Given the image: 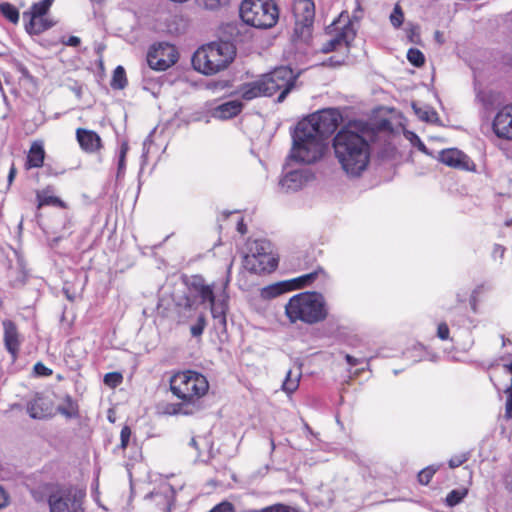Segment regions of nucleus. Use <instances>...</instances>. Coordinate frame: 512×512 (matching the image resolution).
I'll use <instances>...</instances> for the list:
<instances>
[{
    "mask_svg": "<svg viewBox=\"0 0 512 512\" xmlns=\"http://www.w3.org/2000/svg\"><path fill=\"white\" fill-rule=\"evenodd\" d=\"M503 368L509 373L511 374V380H512V355L510 356V360L509 362L505 363L503 365Z\"/></svg>",
    "mask_w": 512,
    "mask_h": 512,
    "instance_id": "5fc2aeb1",
    "label": "nucleus"
},
{
    "mask_svg": "<svg viewBox=\"0 0 512 512\" xmlns=\"http://www.w3.org/2000/svg\"><path fill=\"white\" fill-rule=\"evenodd\" d=\"M76 139L81 149L87 153L97 152L102 146L100 136L92 130L78 128L76 130Z\"/></svg>",
    "mask_w": 512,
    "mask_h": 512,
    "instance_id": "dca6fc26",
    "label": "nucleus"
},
{
    "mask_svg": "<svg viewBox=\"0 0 512 512\" xmlns=\"http://www.w3.org/2000/svg\"><path fill=\"white\" fill-rule=\"evenodd\" d=\"M450 335V330L448 325L445 322H441L437 326V337L443 341L448 340Z\"/></svg>",
    "mask_w": 512,
    "mask_h": 512,
    "instance_id": "a19ab883",
    "label": "nucleus"
},
{
    "mask_svg": "<svg viewBox=\"0 0 512 512\" xmlns=\"http://www.w3.org/2000/svg\"><path fill=\"white\" fill-rule=\"evenodd\" d=\"M345 359H346L347 363H348L350 366H356V365H358V364H360V363H362V362H363V360H362V359L355 358V357H353V356H351V355H349V354H346V355H345Z\"/></svg>",
    "mask_w": 512,
    "mask_h": 512,
    "instance_id": "3c124183",
    "label": "nucleus"
},
{
    "mask_svg": "<svg viewBox=\"0 0 512 512\" xmlns=\"http://www.w3.org/2000/svg\"><path fill=\"white\" fill-rule=\"evenodd\" d=\"M289 290L284 282L274 283L261 289L260 295L263 299L269 300L280 296Z\"/></svg>",
    "mask_w": 512,
    "mask_h": 512,
    "instance_id": "bb28decb",
    "label": "nucleus"
},
{
    "mask_svg": "<svg viewBox=\"0 0 512 512\" xmlns=\"http://www.w3.org/2000/svg\"><path fill=\"white\" fill-rule=\"evenodd\" d=\"M3 328L5 346L13 358H15L21 344L20 335L15 324L11 321H4Z\"/></svg>",
    "mask_w": 512,
    "mask_h": 512,
    "instance_id": "a211bd4d",
    "label": "nucleus"
},
{
    "mask_svg": "<svg viewBox=\"0 0 512 512\" xmlns=\"http://www.w3.org/2000/svg\"><path fill=\"white\" fill-rule=\"evenodd\" d=\"M37 199L39 202V206H46V205H54V206H60L63 207L64 204L61 199H59L56 196L49 195L48 191L44 190L37 194Z\"/></svg>",
    "mask_w": 512,
    "mask_h": 512,
    "instance_id": "7c9ffc66",
    "label": "nucleus"
},
{
    "mask_svg": "<svg viewBox=\"0 0 512 512\" xmlns=\"http://www.w3.org/2000/svg\"><path fill=\"white\" fill-rule=\"evenodd\" d=\"M28 413L32 418L42 419L51 413L49 401L36 397L28 404Z\"/></svg>",
    "mask_w": 512,
    "mask_h": 512,
    "instance_id": "5701e85b",
    "label": "nucleus"
},
{
    "mask_svg": "<svg viewBox=\"0 0 512 512\" xmlns=\"http://www.w3.org/2000/svg\"><path fill=\"white\" fill-rule=\"evenodd\" d=\"M58 410L61 414L71 417L76 413V406L74 405L72 400L70 398H68L67 406L66 407L60 406L58 408Z\"/></svg>",
    "mask_w": 512,
    "mask_h": 512,
    "instance_id": "79ce46f5",
    "label": "nucleus"
},
{
    "mask_svg": "<svg viewBox=\"0 0 512 512\" xmlns=\"http://www.w3.org/2000/svg\"><path fill=\"white\" fill-rule=\"evenodd\" d=\"M34 372L38 376H49L52 374V370L46 367L41 362H38L34 365Z\"/></svg>",
    "mask_w": 512,
    "mask_h": 512,
    "instance_id": "c03bdc74",
    "label": "nucleus"
},
{
    "mask_svg": "<svg viewBox=\"0 0 512 512\" xmlns=\"http://www.w3.org/2000/svg\"><path fill=\"white\" fill-rule=\"evenodd\" d=\"M172 488L168 484L160 487V490L149 496V504L155 505L154 512H169L171 508Z\"/></svg>",
    "mask_w": 512,
    "mask_h": 512,
    "instance_id": "f3484780",
    "label": "nucleus"
},
{
    "mask_svg": "<svg viewBox=\"0 0 512 512\" xmlns=\"http://www.w3.org/2000/svg\"><path fill=\"white\" fill-rule=\"evenodd\" d=\"M45 158L44 146L41 141H34L29 149L26 161V168H39L43 165Z\"/></svg>",
    "mask_w": 512,
    "mask_h": 512,
    "instance_id": "4be33fe9",
    "label": "nucleus"
},
{
    "mask_svg": "<svg viewBox=\"0 0 512 512\" xmlns=\"http://www.w3.org/2000/svg\"><path fill=\"white\" fill-rule=\"evenodd\" d=\"M483 288H484V286H483V285L478 286V287L473 291V294H478V293H480V291H481Z\"/></svg>",
    "mask_w": 512,
    "mask_h": 512,
    "instance_id": "052dcab7",
    "label": "nucleus"
},
{
    "mask_svg": "<svg viewBox=\"0 0 512 512\" xmlns=\"http://www.w3.org/2000/svg\"><path fill=\"white\" fill-rule=\"evenodd\" d=\"M239 93L243 99L248 101L257 97L268 96L267 89L262 85L261 78L243 84L239 89Z\"/></svg>",
    "mask_w": 512,
    "mask_h": 512,
    "instance_id": "aec40b11",
    "label": "nucleus"
},
{
    "mask_svg": "<svg viewBox=\"0 0 512 512\" xmlns=\"http://www.w3.org/2000/svg\"><path fill=\"white\" fill-rule=\"evenodd\" d=\"M505 484L507 489L512 492V472L506 476Z\"/></svg>",
    "mask_w": 512,
    "mask_h": 512,
    "instance_id": "6e6d98bb",
    "label": "nucleus"
},
{
    "mask_svg": "<svg viewBox=\"0 0 512 512\" xmlns=\"http://www.w3.org/2000/svg\"><path fill=\"white\" fill-rule=\"evenodd\" d=\"M296 75L293 70L286 66H281L273 71L262 75L261 81L264 88L267 89L268 96H272L280 91L277 102L284 101L287 94L294 87Z\"/></svg>",
    "mask_w": 512,
    "mask_h": 512,
    "instance_id": "9d476101",
    "label": "nucleus"
},
{
    "mask_svg": "<svg viewBox=\"0 0 512 512\" xmlns=\"http://www.w3.org/2000/svg\"><path fill=\"white\" fill-rule=\"evenodd\" d=\"M416 29V27L412 26L411 28V33H414V30Z\"/></svg>",
    "mask_w": 512,
    "mask_h": 512,
    "instance_id": "e2e57ef3",
    "label": "nucleus"
},
{
    "mask_svg": "<svg viewBox=\"0 0 512 512\" xmlns=\"http://www.w3.org/2000/svg\"><path fill=\"white\" fill-rule=\"evenodd\" d=\"M15 173H16L15 168H14V167H12V168L10 169L9 176H8V180H9V182H12V181H13V179H14V177H15Z\"/></svg>",
    "mask_w": 512,
    "mask_h": 512,
    "instance_id": "13d9d810",
    "label": "nucleus"
},
{
    "mask_svg": "<svg viewBox=\"0 0 512 512\" xmlns=\"http://www.w3.org/2000/svg\"><path fill=\"white\" fill-rule=\"evenodd\" d=\"M389 20H390L391 25L396 29L399 28L403 24L404 13H403V10L399 3H397L394 6L393 11L391 12V14L389 16Z\"/></svg>",
    "mask_w": 512,
    "mask_h": 512,
    "instance_id": "72a5a7b5",
    "label": "nucleus"
},
{
    "mask_svg": "<svg viewBox=\"0 0 512 512\" xmlns=\"http://www.w3.org/2000/svg\"><path fill=\"white\" fill-rule=\"evenodd\" d=\"M127 83L125 70L122 66L116 67L113 73L111 85L116 89H123Z\"/></svg>",
    "mask_w": 512,
    "mask_h": 512,
    "instance_id": "473e14b6",
    "label": "nucleus"
},
{
    "mask_svg": "<svg viewBox=\"0 0 512 512\" xmlns=\"http://www.w3.org/2000/svg\"><path fill=\"white\" fill-rule=\"evenodd\" d=\"M240 17L250 26L267 29L277 23L279 10L274 0H242Z\"/></svg>",
    "mask_w": 512,
    "mask_h": 512,
    "instance_id": "0eeeda50",
    "label": "nucleus"
},
{
    "mask_svg": "<svg viewBox=\"0 0 512 512\" xmlns=\"http://www.w3.org/2000/svg\"><path fill=\"white\" fill-rule=\"evenodd\" d=\"M210 512H234V509L232 504L223 502L214 507Z\"/></svg>",
    "mask_w": 512,
    "mask_h": 512,
    "instance_id": "a18cd8bd",
    "label": "nucleus"
},
{
    "mask_svg": "<svg viewBox=\"0 0 512 512\" xmlns=\"http://www.w3.org/2000/svg\"><path fill=\"white\" fill-rule=\"evenodd\" d=\"M436 469L433 467H427L421 470L418 474V480L421 484L427 485L435 474Z\"/></svg>",
    "mask_w": 512,
    "mask_h": 512,
    "instance_id": "58836bf2",
    "label": "nucleus"
},
{
    "mask_svg": "<svg viewBox=\"0 0 512 512\" xmlns=\"http://www.w3.org/2000/svg\"><path fill=\"white\" fill-rule=\"evenodd\" d=\"M209 389L206 377L198 372L186 370L175 373L170 378V390L182 403L178 410L183 414L192 412V407L202 398Z\"/></svg>",
    "mask_w": 512,
    "mask_h": 512,
    "instance_id": "39448f33",
    "label": "nucleus"
},
{
    "mask_svg": "<svg viewBox=\"0 0 512 512\" xmlns=\"http://www.w3.org/2000/svg\"><path fill=\"white\" fill-rule=\"evenodd\" d=\"M313 178L314 175L309 169L290 170L279 179V189L283 193H295L303 189Z\"/></svg>",
    "mask_w": 512,
    "mask_h": 512,
    "instance_id": "f8f14e48",
    "label": "nucleus"
},
{
    "mask_svg": "<svg viewBox=\"0 0 512 512\" xmlns=\"http://www.w3.org/2000/svg\"><path fill=\"white\" fill-rule=\"evenodd\" d=\"M505 250L506 249L504 246L500 244H495L493 247V255L502 258L504 256Z\"/></svg>",
    "mask_w": 512,
    "mask_h": 512,
    "instance_id": "09e8293b",
    "label": "nucleus"
},
{
    "mask_svg": "<svg viewBox=\"0 0 512 512\" xmlns=\"http://www.w3.org/2000/svg\"><path fill=\"white\" fill-rule=\"evenodd\" d=\"M407 59L412 65L416 67L422 66L425 61L423 53L420 50L414 48L408 50Z\"/></svg>",
    "mask_w": 512,
    "mask_h": 512,
    "instance_id": "f704fd0d",
    "label": "nucleus"
},
{
    "mask_svg": "<svg viewBox=\"0 0 512 512\" xmlns=\"http://www.w3.org/2000/svg\"><path fill=\"white\" fill-rule=\"evenodd\" d=\"M190 445H191L192 447H194L195 449H198L197 441H196V439H195V438H192V439L190 440Z\"/></svg>",
    "mask_w": 512,
    "mask_h": 512,
    "instance_id": "bf43d9fd",
    "label": "nucleus"
},
{
    "mask_svg": "<svg viewBox=\"0 0 512 512\" xmlns=\"http://www.w3.org/2000/svg\"><path fill=\"white\" fill-rule=\"evenodd\" d=\"M243 266L255 274L273 271L277 267V261L272 254L270 242L263 239L249 240L246 244Z\"/></svg>",
    "mask_w": 512,
    "mask_h": 512,
    "instance_id": "6e6552de",
    "label": "nucleus"
},
{
    "mask_svg": "<svg viewBox=\"0 0 512 512\" xmlns=\"http://www.w3.org/2000/svg\"><path fill=\"white\" fill-rule=\"evenodd\" d=\"M228 0H202L203 5L208 9H215L218 6L227 3Z\"/></svg>",
    "mask_w": 512,
    "mask_h": 512,
    "instance_id": "49530a36",
    "label": "nucleus"
},
{
    "mask_svg": "<svg viewBox=\"0 0 512 512\" xmlns=\"http://www.w3.org/2000/svg\"><path fill=\"white\" fill-rule=\"evenodd\" d=\"M439 160L450 167L469 170L471 161L467 155L456 148L442 150L439 154Z\"/></svg>",
    "mask_w": 512,
    "mask_h": 512,
    "instance_id": "2eb2a0df",
    "label": "nucleus"
},
{
    "mask_svg": "<svg viewBox=\"0 0 512 512\" xmlns=\"http://www.w3.org/2000/svg\"><path fill=\"white\" fill-rule=\"evenodd\" d=\"M9 504L8 493L0 486V509L5 508Z\"/></svg>",
    "mask_w": 512,
    "mask_h": 512,
    "instance_id": "de8ad7c7",
    "label": "nucleus"
},
{
    "mask_svg": "<svg viewBox=\"0 0 512 512\" xmlns=\"http://www.w3.org/2000/svg\"><path fill=\"white\" fill-rule=\"evenodd\" d=\"M300 378V368H297L296 371L289 370L282 384V390L286 392L288 395L294 393L299 387Z\"/></svg>",
    "mask_w": 512,
    "mask_h": 512,
    "instance_id": "a878e982",
    "label": "nucleus"
},
{
    "mask_svg": "<svg viewBox=\"0 0 512 512\" xmlns=\"http://www.w3.org/2000/svg\"><path fill=\"white\" fill-rule=\"evenodd\" d=\"M178 60V52L174 45L158 43L153 45L147 54V62L150 68L164 71L173 66Z\"/></svg>",
    "mask_w": 512,
    "mask_h": 512,
    "instance_id": "9b49d317",
    "label": "nucleus"
},
{
    "mask_svg": "<svg viewBox=\"0 0 512 512\" xmlns=\"http://www.w3.org/2000/svg\"><path fill=\"white\" fill-rule=\"evenodd\" d=\"M53 0H41L31 7L30 11L23 13V19L25 20L27 16L35 15V16H46L49 11Z\"/></svg>",
    "mask_w": 512,
    "mask_h": 512,
    "instance_id": "cd10ccee",
    "label": "nucleus"
},
{
    "mask_svg": "<svg viewBox=\"0 0 512 512\" xmlns=\"http://www.w3.org/2000/svg\"><path fill=\"white\" fill-rule=\"evenodd\" d=\"M125 157L122 154L119 155V163H118V174L125 168Z\"/></svg>",
    "mask_w": 512,
    "mask_h": 512,
    "instance_id": "864d4df0",
    "label": "nucleus"
},
{
    "mask_svg": "<svg viewBox=\"0 0 512 512\" xmlns=\"http://www.w3.org/2000/svg\"><path fill=\"white\" fill-rule=\"evenodd\" d=\"M231 221L237 224V230L240 234H245L247 232L246 225L243 222V219L240 217L238 213H231Z\"/></svg>",
    "mask_w": 512,
    "mask_h": 512,
    "instance_id": "37998d69",
    "label": "nucleus"
},
{
    "mask_svg": "<svg viewBox=\"0 0 512 512\" xmlns=\"http://www.w3.org/2000/svg\"><path fill=\"white\" fill-rule=\"evenodd\" d=\"M464 461H465V458H463L461 456L454 457V458L450 459L449 466L451 468H456V467L460 466Z\"/></svg>",
    "mask_w": 512,
    "mask_h": 512,
    "instance_id": "8fccbe9b",
    "label": "nucleus"
},
{
    "mask_svg": "<svg viewBox=\"0 0 512 512\" xmlns=\"http://www.w3.org/2000/svg\"><path fill=\"white\" fill-rule=\"evenodd\" d=\"M235 47L227 41L212 42L200 47L192 57L195 70L213 75L225 69L234 59Z\"/></svg>",
    "mask_w": 512,
    "mask_h": 512,
    "instance_id": "423d86ee",
    "label": "nucleus"
},
{
    "mask_svg": "<svg viewBox=\"0 0 512 512\" xmlns=\"http://www.w3.org/2000/svg\"><path fill=\"white\" fill-rule=\"evenodd\" d=\"M412 108L419 119L426 122H434L437 119V113L429 106H418L413 103Z\"/></svg>",
    "mask_w": 512,
    "mask_h": 512,
    "instance_id": "c85d7f7f",
    "label": "nucleus"
},
{
    "mask_svg": "<svg viewBox=\"0 0 512 512\" xmlns=\"http://www.w3.org/2000/svg\"><path fill=\"white\" fill-rule=\"evenodd\" d=\"M293 13L296 19V24L301 25L302 32L310 35L309 26L312 24L315 16L313 1L294 0Z\"/></svg>",
    "mask_w": 512,
    "mask_h": 512,
    "instance_id": "ddd939ff",
    "label": "nucleus"
},
{
    "mask_svg": "<svg viewBox=\"0 0 512 512\" xmlns=\"http://www.w3.org/2000/svg\"><path fill=\"white\" fill-rule=\"evenodd\" d=\"M340 119L337 110L324 109L301 120L293 134L290 157L303 164L319 161L325 153L326 140L337 129Z\"/></svg>",
    "mask_w": 512,
    "mask_h": 512,
    "instance_id": "f257e3e1",
    "label": "nucleus"
},
{
    "mask_svg": "<svg viewBox=\"0 0 512 512\" xmlns=\"http://www.w3.org/2000/svg\"><path fill=\"white\" fill-rule=\"evenodd\" d=\"M131 437V429L128 426H124L120 433V447L125 449L128 446Z\"/></svg>",
    "mask_w": 512,
    "mask_h": 512,
    "instance_id": "ea45409f",
    "label": "nucleus"
},
{
    "mask_svg": "<svg viewBox=\"0 0 512 512\" xmlns=\"http://www.w3.org/2000/svg\"><path fill=\"white\" fill-rule=\"evenodd\" d=\"M66 45L68 46H78L80 44V38L76 37V36H70L68 38V40L65 42Z\"/></svg>",
    "mask_w": 512,
    "mask_h": 512,
    "instance_id": "603ef678",
    "label": "nucleus"
},
{
    "mask_svg": "<svg viewBox=\"0 0 512 512\" xmlns=\"http://www.w3.org/2000/svg\"><path fill=\"white\" fill-rule=\"evenodd\" d=\"M26 19H28V23L25 25V28L29 34H40L55 24L47 16L30 15Z\"/></svg>",
    "mask_w": 512,
    "mask_h": 512,
    "instance_id": "412c9836",
    "label": "nucleus"
},
{
    "mask_svg": "<svg viewBox=\"0 0 512 512\" xmlns=\"http://www.w3.org/2000/svg\"><path fill=\"white\" fill-rule=\"evenodd\" d=\"M357 23L350 18L347 12H342L339 17L327 28V39L322 44V53L336 52L337 55L329 59V65L338 66L348 57L351 43L356 37Z\"/></svg>",
    "mask_w": 512,
    "mask_h": 512,
    "instance_id": "20e7f679",
    "label": "nucleus"
},
{
    "mask_svg": "<svg viewBox=\"0 0 512 512\" xmlns=\"http://www.w3.org/2000/svg\"><path fill=\"white\" fill-rule=\"evenodd\" d=\"M242 110V103L238 100H231L215 107L212 116L217 119H229L236 116Z\"/></svg>",
    "mask_w": 512,
    "mask_h": 512,
    "instance_id": "6ab92c4d",
    "label": "nucleus"
},
{
    "mask_svg": "<svg viewBox=\"0 0 512 512\" xmlns=\"http://www.w3.org/2000/svg\"><path fill=\"white\" fill-rule=\"evenodd\" d=\"M492 127L497 137L512 140V103L497 112Z\"/></svg>",
    "mask_w": 512,
    "mask_h": 512,
    "instance_id": "4468645a",
    "label": "nucleus"
},
{
    "mask_svg": "<svg viewBox=\"0 0 512 512\" xmlns=\"http://www.w3.org/2000/svg\"><path fill=\"white\" fill-rule=\"evenodd\" d=\"M335 158L349 177L360 176L370 162V145L357 132L341 129L333 139Z\"/></svg>",
    "mask_w": 512,
    "mask_h": 512,
    "instance_id": "f03ea898",
    "label": "nucleus"
},
{
    "mask_svg": "<svg viewBox=\"0 0 512 512\" xmlns=\"http://www.w3.org/2000/svg\"><path fill=\"white\" fill-rule=\"evenodd\" d=\"M468 494V489L461 488V489H454L448 493L445 499V503L449 507H453L457 504H459Z\"/></svg>",
    "mask_w": 512,
    "mask_h": 512,
    "instance_id": "c756f323",
    "label": "nucleus"
},
{
    "mask_svg": "<svg viewBox=\"0 0 512 512\" xmlns=\"http://www.w3.org/2000/svg\"><path fill=\"white\" fill-rule=\"evenodd\" d=\"M206 326V318L204 314H200L197 318V322L191 326L190 331L192 336H201Z\"/></svg>",
    "mask_w": 512,
    "mask_h": 512,
    "instance_id": "4c0bfd02",
    "label": "nucleus"
},
{
    "mask_svg": "<svg viewBox=\"0 0 512 512\" xmlns=\"http://www.w3.org/2000/svg\"><path fill=\"white\" fill-rule=\"evenodd\" d=\"M127 151H128L127 143H122L121 149H120V154H122V156H126Z\"/></svg>",
    "mask_w": 512,
    "mask_h": 512,
    "instance_id": "4d7b16f0",
    "label": "nucleus"
},
{
    "mask_svg": "<svg viewBox=\"0 0 512 512\" xmlns=\"http://www.w3.org/2000/svg\"><path fill=\"white\" fill-rule=\"evenodd\" d=\"M319 272H322V270L314 271V272L302 275V276L294 279L293 282L296 284L297 288H302L304 286L311 284L317 278Z\"/></svg>",
    "mask_w": 512,
    "mask_h": 512,
    "instance_id": "c9c22d12",
    "label": "nucleus"
},
{
    "mask_svg": "<svg viewBox=\"0 0 512 512\" xmlns=\"http://www.w3.org/2000/svg\"><path fill=\"white\" fill-rule=\"evenodd\" d=\"M418 142H419V147H420L421 149H423V150H424V149H425L424 144H423V143H421V141H420L419 139H418Z\"/></svg>",
    "mask_w": 512,
    "mask_h": 512,
    "instance_id": "680f3d73",
    "label": "nucleus"
},
{
    "mask_svg": "<svg viewBox=\"0 0 512 512\" xmlns=\"http://www.w3.org/2000/svg\"><path fill=\"white\" fill-rule=\"evenodd\" d=\"M192 286L197 295L201 298L202 303L208 302L210 304L216 299L214 284H206L202 278L198 277L194 279Z\"/></svg>",
    "mask_w": 512,
    "mask_h": 512,
    "instance_id": "b1692460",
    "label": "nucleus"
},
{
    "mask_svg": "<svg viewBox=\"0 0 512 512\" xmlns=\"http://www.w3.org/2000/svg\"><path fill=\"white\" fill-rule=\"evenodd\" d=\"M285 315L291 324H317L328 317L327 302L319 292H301L292 296L286 303Z\"/></svg>",
    "mask_w": 512,
    "mask_h": 512,
    "instance_id": "7ed1b4c3",
    "label": "nucleus"
},
{
    "mask_svg": "<svg viewBox=\"0 0 512 512\" xmlns=\"http://www.w3.org/2000/svg\"><path fill=\"white\" fill-rule=\"evenodd\" d=\"M0 11L10 22L16 24L19 21V11L12 4L2 3L0 5Z\"/></svg>",
    "mask_w": 512,
    "mask_h": 512,
    "instance_id": "2f4dec72",
    "label": "nucleus"
},
{
    "mask_svg": "<svg viewBox=\"0 0 512 512\" xmlns=\"http://www.w3.org/2000/svg\"><path fill=\"white\" fill-rule=\"evenodd\" d=\"M86 490L76 485L58 486L48 497L50 512H84Z\"/></svg>",
    "mask_w": 512,
    "mask_h": 512,
    "instance_id": "1a4fd4ad",
    "label": "nucleus"
},
{
    "mask_svg": "<svg viewBox=\"0 0 512 512\" xmlns=\"http://www.w3.org/2000/svg\"><path fill=\"white\" fill-rule=\"evenodd\" d=\"M104 383L110 388H116L123 382V376L119 372H110L104 376Z\"/></svg>",
    "mask_w": 512,
    "mask_h": 512,
    "instance_id": "e433bc0d",
    "label": "nucleus"
},
{
    "mask_svg": "<svg viewBox=\"0 0 512 512\" xmlns=\"http://www.w3.org/2000/svg\"><path fill=\"white\" fill-rule=\"evenodd\" d=\"M209 305L213 319L217 322L219 326L225 327L227 311L226 300L224 298L215 299Z\"/></svg>",
    "mask_w": 512,
    "mask_h": 512,
    "instance_id": "393cba45",
    "label": "nucleus"
}]
</instances>
